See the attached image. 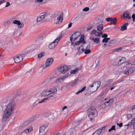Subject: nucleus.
Returning <instances> with one entry per match:
<instances>
[{"instance_id": "1", "label": "nucleus", "mask_w": 135, "mask_h": 135, "mask_svg": "<svg viewBox=\"0 0 135 135\" xmlns=\"http://www.w3.org/2000/svg\"><path fill=\"white\" fill-rule=\"evenodd\" d=\"M16 105L13 100H12L8 102L6 108L4 111L2 116V121L4 122L3 124H8V121L7 120L14 111L16 108Z\"/></svg>"}, {"instance_id": "2", "label": "nucleus", "mask_w": 135, "mask_h": 135, "mask_svg": "<svg viewBox=\"0 0 135 135\" xmlns=\"http://www.w3.org/2000/svg\"><path fill=\"white\" fill-rule=\"evenodd\" d=\"M88 116L90 120L94 119L97 115L96 110L93 107H91L88 109Z\"/></svg>"}, {"instance_id": "3", "label": "nucleus", "mask_w": 135, "mask_h": 135, "mask_svg": "<svg viewBox=\"0 0 135 135\" xmlns=\"http://www.w3.org/2000/svg\"><path fill=\"white\" fill-rule=\"evenodd\" d=\"M103 24L99 25L97 28L98 32L96 30H93L90 33V35H92L94 34L96 36H100L103 34L101 31L103 29Z\"/></svg>"}, {"instance_id": "4", "label": "nucleus", "mask_w": 135, "mask_h": 135, "mask_svg": "<svg viewBox=\"0 0 135 135\" xmlns=\"http://www.w3.org/2000/svg\"><path fill=\"white\" fill-rule=\"evenodd\" d=\"M25 54H22L17 55L14 57L13 59L15 63H18L22 61L23 59V57L25 56Z\"/></svg>"}, {"instance_id": "5", "label": "nucleus", "mask_w": 135, "mask_h": 135, "mask_svg": "<svg viewBox=\"0 0 135 135\" xmlns=\"http://www.w3.org/2000/svg\"><path fill=\"white\" fill-rule=\"evenodd\" d=\"M61 37H60L56 39L51 44L49 45V48L51 49H54L57 45Z\"/></svg>"}, {"instance_id": "6", "label": "nucleus", "mask_w": 135, "mask_h": 135, "mask_svg": "<svg viewBox=\"0 0 135 135\" xmlns=\"http://www.w3.org/2000/svg\"><path fill=\"white\" fill-rule=\"evenodd\" d=\"M129 63L128 62V64H127V66L126 68V70L124 71V74H129L131 73H133L135 71V68H129L128 66L129 64Z\"/></svg>"}, {"instance_id": "7", "label": "nucleus", "mask_w": 135, "mask_h": 135, "mask_svg": "<svg viewBox=\"0 0 135 135\" xmlns=\"http://www.w3.org/2000/svg\"><path fill=\"white\" fill-rule=\"evenodd\" d=\"M80 33L79 32H76L73 34L70 37V40L71 41V44H73L74 41L80 36Z\"/></svg>"}, {"instance_id": "8", "label": "nucleus", "mask_w": 135, "mask_h": 135, "mask_svg": "<svg viewBox=\"0 0 135 135\" xmlns=\"http://www.w3.org/2000/svg\"><path fill=\"white\" fill-rule=\"evenodd\" d=\"M101 84V82L100 81H98L90 85L89 86V88H92L94 87L95 88H96V89L93 90V92L97 90L99 88Z\"/></svg>"}, {"instance_id": "9", "label": "nucleus", "mask_w": 135, "mask_h": 135, "mask_svg": "<svg viewBox=\"0 0 135 135\" xmlns=\"http://www.w3.org/2000/svg\"><path fill=\"white\" fill-rule=\"evenodd\" d=\"M54 61V59L53 58L51 57L47 59L45 63V66L44 68V69H45L46 68L50 66Z\"/></svg>"}, {"instance_id": "10", "label": "nucleus", "mask_w": 135, "mask_h": 135, "mask_svg": "<svg viewBox=\"0 0 135 135\" xmlns=\"http://www.w3.org/2000/svg\"><path fill=\"white\" fill-rule=\"evenodd\" d=\"M69 70V68L66 65L62 66H60L59 68V70L61 73H65Z\"/></svg>"}, {"instance_id": "11", "label": "nucleus", "mask_w": 135, "mask_h": 135, "mask_svg": "<svg viewBox=\"0 0 135 135\" xmlns=\"http://www.w3.org/2000/svg\"><path fill=\"white\" fill-rule=\"evenodd\" d=\"M33 128L32 126L29 127L27 128L22 133V135H27L33 130Z\"/></svg>"}, {"instance_id": "12", "label": "nucleus", "mask_w": 135, "mask_h": 135, "mask_svg": "<svg viewBox=\"0 0 135 135\" xmlns=\"http://www.w3.org/2000/svg\"><path fill=\"white\" fill-rule=\"evenodd\" d=\"M46 16L45 13L42 14V15L38 17L37 18V22L42 21L43 22L44 21V19Z\"/></svg>"}, {"instance_id": "13", "label": "nucleus", "mask_w": 135, "mask_h": 135, "mask_svg": "<svg viewBox=\"0 0 135 135\" xmlns=\"http://www.w3.org/2000/svg\"><path fill=\"white\" fill-rule=\"evenodd\" d=\"M62 15L63 12H62V13L60 14L59 16L57 17V21L56 23V24H59L63 20V17L62 16Z\"/></svg>"}, {"instance_id": "14", "label": "nucleus", "mask_w": 135, "mask_h": 135, "mask_svg": "<svg viewBox=\"0 0 135 135\" xmlns=\"http://www.w3.org/2000/svg\"><path fill=\"white\" fill-rule=\"evenodd\" d=\"M47 125H43L40 127L39 129V134H41L45 132L46 128L47 127Z\"/></svg>"}, {"instance_id": "15", "label": "nucleus", "mask_w": 135, "mask_h": 135, "mask_svg": "<svg viewBox=\"0 0 135 135\" xmlns=\"http://www.w3.org/2000/svg\"><path fill=\"white\" fill-rule=\"evenodd\" d=\"M90 39L91 40L96 43L98 44L99 43V38L98 37H96L94 38L93 37L91 36L90 37Z\"/></svg>"}, {"instance_id": "16", "label": "nucleus", "mask_w": 135, "mask_h": 135, "mask_svg": "<svg viewBox=\"0 0 135 135\" xmlns=\"http://www.w3.org/2000/svg\"><path fill=\"white\" fill-rule=\"evenodd\" d=\"M111 42H108L102 44V45L103 47L104 48H106L110 46L111 45Z\"/></svg>"}, {"instance_id": "17", "label": "nucleus", "mask_w": 135, "mask_h": 135, "mask_svg": "<svg viewBox=\"0 0 135 135\" xmlns=\"http://www.w3.org/2000/svg\"><path fill=\"white\" fill-rule=\"evenodd\" d=\"M129 12L128 11L125 12L123 15V16L124 18H126L128 19H131V17L129 15Z\"/></svg>"}, {"instance_id": "18", "label": "nucleus", "mask_w": 135, "mask_h": 135, "mask_svg": "<svg viewBox=\"0 0 135 135\" xmlns=\"http://www.w3.org/2000/svg\"><path fill=\"white\" fill-rule=\"evenodd\" d=\"M57 90L56 88L54 87L51 88L50 90H49V92L50 94L55 93L57 92Z\"/></svg>"}, {"instance_id": "19", "label": "nucleus", "mask_w": 135, "mask_h": 135, "mask_svg": "<svg viewBox=\"0 0 135 135\" xmlns=\"http://www.w3.org/2000/svg\"><path fill=\"white\" fill-rule=\"evenodd\" d=\"M126 61V59L125 58L123 57L121 59L119 60V62H118V65H121L122 64L124 63Z\"/></svg>"}, {"instance_id": "20", "label": "nucleus", "mask_w": 135, "mask_h": 135, "mask_svg": "<svg viewBox=\"0 0 135 135\" xmlns=\"http://www.w3.org/2000/svg\"><path fill=\"white\" fill-rule=\"evenodd\" d=\"M128 23H124L121 27V31H124L126 30L127 29V26L128 25Z\"/></svg>"}, {"instance_id": "21", "label": "nucleus", "mask_w": 135, "mask_h": 135, "mask_svg": "<svg viewBox=\"0 0 135 135\" xmlns=\"http://www.w3.org/2000/svg\"><path fill=\"white\" fill-rule=\"evenodd\" d=\"M113 80L112 79H109L107 81H106L104 83V87H106L108 86L110 83L113 82Z\"/></svg>"}, {"instance_id": "22", "label": "nucleus", "mask_w": 135, "mask_h": 135, "mask_svg": "<svg viewBox=\"0 0 135 135\" xmlns=\"http://www.w3.org/2000/svg\"><path fill=\"white\" fill-rule=\"evenodd\" d=\"M84 51V48L83 47V46H81V47H79L77 53L78 54H80L82 53Z\"/></svg>"}, {"instance_id": "23", "label": "nucleus", "mask_w": 135, "mask_h": 135, "mask_svg": "<svg viewBox=\"0 0 135 135\" xmlns=\"http://www.w3.org/2000/svg\"><path fill=\"white\" fill-rule=\"evenodd\" d=\"M80 68H75L74 70H71L70 73L71 74H75V73L78 71V70H80Z\"/></svg>"}, {"instance_id": "24", "label": "nucleus", "mask_w": 135, "mask_h": 135, "mask_svg": "<svg viewBox=\"0 0 135 135\" xmlns=\"http://www.w3.org/2000/svg\"><path fill=\"white\" fill-rule=\"evenodd\" d=\"M101 131V129H98L95 131L92 135H100Z\"/></svg>"}, {"instance_id": "25", "label": "nucleus", "mask_w": 135, "mask_h": 135, "mask_svg": "<svg viewBox=\"0 0 135 135\" xmlns=\"http://www.w3.org/2000/svg\"><path fill=\"white\" fill-rule=\"evenodd\" d=\"M117 19L116 18H112L110 21L111 24H115L117 22Z\"/></svg>"}, {"instance_id": "26", "label": "nucleus", "mask_w": 135, "mask_h": 135, "mask_svg": "<svg viewBox=\"0 0 135 135\" xmlns=\"http://www.w3.org/2000/svg\"><path fill=\"white\" fill-rule=\"evenodd\" d=\"M134 122H135V118L133 119L130 122H129L128 124L126 125V126H131L133 123V124L134 123Z\"/></svg>"}, {"instance_id": "27", "label": "nucleus", "mask_w": 135, "mask_h": 135, "mask_svg": "<svg viewBox=\"0 0 135 135\" xmlns=\"http://www.w3.org/2000/svg\"><path fill=\"white\" fill-rule=\"evenodd\" d=\"M42 94L44 96H48L50 94L49 92V90H47L44 91L42 93Z\"/></svg>"}, {"instance_id": "28", "label": "nucleus", "mask_w": 135, "mask_h": 135, "mask_svg": "<svg viewBox=\"0 0 135 135\" xmlns=\"http://www.w3.org/2000/svg\"><path fill=\"white\" fill-rule=\"evenodd\" d=\"M46 35V34L45 33H43L38 38V40H42L45 37Z\"/></svg>"}, {"instance_id": "29", "label": "nucleus", "mask_w": 135, "mask_h": 135, "mask_svg": "<svg viewBox=\"0 0 135 135\" xmlns=\"http://www.w3.org/2000/svg\"><path fill=\"white\" fill-rule=\"evenodd\" d=\"M86 87L84 86L81 90H79L76 93V94H78L84 91L86 89Z\"/></svg>"}, {"instance_id": "30", "label": "nucleus", "mask_w": 135, "mask_h": 135, "mask_svg": "<svg viewBox=\"0 0 135 135\" xmlns=\"http://www.w3.org/2000/svg\"><path fill=\"white\" fill-rule=\"evenodd\" d=\"M77 80V79H75L73 81H72L70 84V86H74L76 84V81Z\"/></svg>"}, {"instance_id": "31", "label": "nucleus", "mask_w": 135, "mask_h": 135, "mask_svg": "<svg viewBox=\"0 0 135 135\" xmlns=\"http://www.w3.org/2000/svg\"><path fill=\"white\" fill-rule=\"evenodd\" d=\"M62 79L61 78L56 80L55 81V83L56 84H59L61 83L62 81Z\"/></svg>"}, {"instance_id": "32", "label": "nucleus", "mask_w": 135, "mask_h": 135, "mask_svg": "<svg viewBox=\"0 0 135 135\" xmlns=\"http://www.w3.org/2000/svg\"><path fill=\"white\" fill-rule=\"evenodd\" d=\"M69 76V73H66L62 77V80H64L65 78H67L68 76Z\"/></svg>"}, {"instance_id": "33", "label": "nucleus", "mask_w": 135, "mask_h": 135, "mask_svg": "<svg viewBox=\"0 0 135 135\" xmlns=\"http://www.w3.org/2000/svg\"><path fill=\"white\" fill-rule=\"evenodd\" d=\"M84 53L86 54H88L91 52V51L90 49H85L84 50Z\"/></svg>"}, {"instance_id": "34", "label": "nucleus", "mask_w": 135, "mask_h": 135, "mask_svg": "<svg viewBox=\"0 0 135 135\" xmlns=\"http://www.w3.org/2000/svg\"><path fill=\"white\" fill-rule=\"evenodd\" d=\"M45 52H42L40 53L38 55V57L39 58H41L43 56Z\"/></svg>"}, {"instance_id": "35", "label": "nucleus", "mask_w": 135, "mask_h": 135, "mask_svg": "<svg viewBox=\"0 0 135 135\" xmlns=\"http://www.w3.org/2000/svg\"><path fill=\"white\" fill-rule=\"evenodd\" d=\"M30 123L29 121H26L23 122L22 124V127H23L28 125Z\"/></svg>"}, {"instance_id": "36", "label": "nucleus", "mask_w": 135, "mask_h": 135, "mask_svg": "<svg viewBox=\"0 0 135 135\" xmlns=\"http://www.w3.org/2000/svg\"><path fill=\"white\" fill-rule=\"evenodd\" d=\"M13 24H17L18 25L20 24V22L19 21L17 20H15L13 21Z\"/></svg>"}, {"instance_id": "37", "label": "nucleus", "mask_w": 135, "mask_h": 135, "mask_svg": "<svg viewBox=\"0 0 135 135\" xmlns=\"http://www.w3.org/2000/svg\"><path fill=\"white\" fill-rule=\"evenodd\" d=\"M84 37L82 36L80 37L79 41H80V42L81 43L83 42V43L84 44V43L85 42V41H84Z\"/></svg>"}, {"instance_id": "38", "label": "nucleus", "mask_w": 135, "mask_h": 135, "mask_svg": "<svg viewBox=\"0 0 135 135\" xmlns=\"http://www.w3.org/2000/svg\"><path fill=\"white\" fill-rule=\"evenodd\" d=\"M48 100V98H44L41 100V101L38 102V103H41L46 102L47 100Z\"/></svg>"}, {"instance_id": "39", "label": "nucleus", "mask_w": 135, "mask_h": 135, "mask_svg": "<svg viewBox=\"0 0 135 135\" xmlns=\"http://www.w3.org/2000/svg\"><path fill=\"white\" fill-rule=\"evenodd\" d=\"M49 112H47L45 113L44 114V117H48L49 115Z\"/></svg>"}, {"instance_id": "40", "label": "nucleus", "mask_w": 135, "mask_h": 135, "mask_svg": "<svg viewBox=\"0 0 135 135\" xmlns=\"http://www.w3.org/2000/svg\"><path fill=\"white\" fill-rule=\"evenodd\" d=\"M122 48L120 47H119L118 48H117L115 49H113V51H119Z\"/></svg>"}, {"instance_id": "41", "label": "nucleus", "mask_w": 135, "mask_h": 135, "mask_svg": "<svg viewBox=\"0 0 135 135\" xmlns=\"http://www.w3.org/2000/svg\"><path fill=\"white\" fill-rule=\"evenodd\" d=\"M35 117H33L32 118H30L29 120L30 123L31 122L33 121L35 119Z\"/></svg>"}, {"instance_id": "42", "label": "nucleus", "mask_w": 135, "mask_h": 135, "mask_svg": "<svg viewBox=\"0 0 135 135\" xmlns=\"http://www.w3.org/2000/svg\"><path fill=\"white\" fill-rule=\"evenodd\" d=\"M128 119H131L132 118V115L131 114H127V115Z\"/></svg>"}, {"instance_id": "43", "label": "nucleus", "mask_w": 135, "mask_h": 135, "mask_svg": "<svg viewBox=\"0 0 135 135\" xmlns=\"http://www.w3.org/2000/svg\"><path fill=\"white\" fill-rule=\"evenodd\" d=\"M24 26V25L23 23H21L20 22V24L19 25H18V27L19 28H22Z\"/></svg>"}, {"instance_id": "44", "label": "nucleus", "mask_w": 135, "mask_h": 135, "mask_svg": "<svg viewBox=\"0 0 135 135\" xmlns=\"http://www.w3.org/2000/svg\"><path fill=\"white\" fill-rule=\"evenodd\" d=\"M89 8L88 7H86L85 8L83 9V11H84L87 12L89 10Z\"/></svg>"}, {"instance_id": "45", "label": "nucleus", "mask_w": 135, "mask_h": 135, "mask_svg": "<svg viewBox=\"0 0 135 135\" xmlns=\"http://www.w3.org/2000/svg\"><path fill=\"white\" fill-rule=\"evenodd\" d=\"M102 42L103 43H107L108 42V41L107 40V38H104L102 41Z\"/></svg>"}, {"instance_id": "46", "label": "nucleus", "mask_w": 135, "mask_h": 135, "mask_svg": "<svg viewBox=\"0 0 135 135\" xmlns=\"http://www.w3.org/2000/svg\"><path fill=\"white\" fill-rule=\"evenodd\" d=\"M108 36V35L105 33L103 34L102 36V38H106Z\"/></svg>"}, {"instance_id": "47", "label": "nucleus", "mask_w": 135, "mask_h": 135, "mask_svg": "<svg viewBox=\"0 0 135 135\" xmlns=\"http://www.w3.org/2000/svg\"><path fill=\"white\" fill-rule=\"evenodd\" d=\"M43 1V0H36L35 2L36 3H40Z\"/></svg>"}, {"instance_id": "48", "label": "nucleus", "mask_w": 135, "mask_h": 135, "mask_svg": "<svg viewBox=\"0 0 135 135\" xmlns=\"http://www.w3.org/2000/svg\"><path fill=\"white\" fill-rule=\"evenodd\" d=\"M111 18H112L108 17L106 18V20L108 22H109V21L110 22Z\"/></svg>"}, {"instance_id": "49", "label": "nucleus", "mask_w": 135, "mask_h": 135, "mask_svg": "<svg viewBox=\"0 0 135 135\" xmlns=\"http://www.w3.org/2000/svg\"><path fill=\"white\" fill-rule=\"evenodd\" d=\"M117 126H119L120 127H121L123 125V123L122 122L120 123V124H119L118 123H117Z\"/></svg>"}, {"instance_id": "50", "label": "nucleus", "mask_w": 135, "mask_h": 135, "mask_svg": "<svg viewBox=\"0 0 135 135\" xmlns=\"http://www.w3.org/2000/svg\"><path fill=\"white\" fill-rule=\"evenodd\" d=\"M80 43H81L80 42V41H78L76 42H75V45H78L80 44Z\"/></svg>"}, {"instance_id": "51", "label": "nucleus", "mask_w": 135, "mask_h": 135, "mask_svg": "<svg viewBox=\"0 0 135 135\" xmlns=\"http://www.w3.org/2000/svg\"><path fill=\"white\" fill-rule=\"evenodd\" d=\"M131 110H132V112L135 111V105L132 107L131 109Z\"/></svg>"}, {"instance_id": "52", "label": "nucleus", "mask_w": 135, "mask_h": 135, "mask_svg": "<svg viewBox=\"0 0 135 135\" xmlns=\"http://www.w3.org/2000/svg\"><path fill=\"white\" fill-rule=\"evenodd\" d=\"M110 128L112 130H115V125L113 126H112Z\"/></svg>"}, {"instance_id": "53", "label": "nucleus", "mask_w": 135, "mask_h": 135, "mask_svg": "<svg viewBox=\"0 0 135 135\" xmlns=\"http://www.w3.org/2000/svg\"><path fill=\"white\" fill-rule=\"evenodd\" d=\"M90 43H89L86 47V49H89L90 47Z\"/></svg>"}, {"instance_id": "54", "label": "nucleus", "mask_w": 135, "mask_h": 135, "mask_svg": "<svg viewBox=\"0 0 135 135\" xmlns=\"http://www.w3.org/2000/svg\"><path fill=\"white\" fill-rule=\"evenodd\" d=\"M93 27V26H89L87 28V30H91Z\"/></svg>"}, {"instance_id": "55", "label": "nucleus", "mask_w": 135, "mask_h": 135, "mask_svg": "<svg viewBox=\"0 0 135 135\" xmlns=\"http://www.w3.org/2000/svg\"><path fill=\"white\" fill-rule=\"evenodd\" d=\"M72 23L71 22H70V23L68 24V28H70L72 26Z\"/></svg>"}, {"instance_id": "56", "label": "nucleus", "mask_w": 135, "mask_h": 135, "mask_svg": "<svg viewBox=\"0 0 135 135\" xmlns=\"http://www.w3.org/2000/svg\"><path fill=\"white\" fill-rule=\"evenodd\" d=\"M10 5V3L9 2H7L6 3V7H8Z\"/></svg>"}, {"instance_id": "57", "label": "nucleus", "mask_w": 135, "mask_h": 135, "mask_svg": "<svg viewBox=\"0 0 135 135\" xmlns=\"http://www.w3.org/2000/svg\"><path fill=\"white\" fill-rule=\"evenodd\" d=\"M113 98H112L109 100L110 103H111L113 102Z\"/></svg>"}, {"instance_id": "58", "label": "nucleus", "mask_w": 135, "mask_h": 135, "mask_svg": "<svg viewBox=\"0 0 135 135\" xmlns=\"http://www.w3.org/2000/svg\"><path fill=\"white\" fill-rule=\"evenodd\" d=\"M5 1V0H2L1 1H0V5L2 3Z\"/></svg>"}, {"instance_id": "59", "label": "nucleus", "mask_w": 135, "mask_h": 135, "mask_svg": "<svg viewBox=\"0 0 135 135\" xmlns=\"http://www.w3.org/2000/svg\"><path fill=\"white\" fill-rule=\"evenodd\" d=\"M132 18L135 19V14H132Z\"/></svg>"}, {"instance_id": "60", "label": "nucleus", "mask_w": 135, "mask_h": 135, "mask_svg": "<svg viewBox=\"0 0 135 135\" xmlns=\"http://www.w3.org/2000/svg\"><path fill=\"white\" fill-rule=\"evenodd\" d=\"M67 107L66 106H64L62 109V110H64L65 109H66Z\"/></svg>"}, {"instance_id": "61", "label": "nucleus", "mask_w": 135, "mask_h": 135, "mask_svg": "<svg viewBox=\"0 0 135 135\" xmlns=\"http://www.w3.org/2000/svg\"><path fill=\"white\" fill-rule=\"evenodd\" d=\"M70 86H71L70 84H67L65 86V87H69Z\"/></svg>"}, {"instance_id": "62", "label": "nucleus", "mask_w": 135, "mask_h": 135, "mask_svg": "<svg viewBox=\"0 0 135 135\" xmlns=\"http://www.w3.org/2000/svg\"><path fill=\"white\" fill-rule=\"evenodd\" d=\"M133 128L135 129V122H134L133 125Z\"/></svg>"}, {"instance_id": "63", "label": "nucleus", "mask_w": 135, "mask_h": 135, "mask_svg": "<svg viewBox=\"0 0 135 135\" xmlns=\"http://www.w3.org/2000/svg\"><path fill=\"white\" fill-rule=\"evenodd\" d=\"M104 93H105L104 92V93L102 92L100 94V95H101V97H102L103 95H104Z\"/></svg>"}, {"instance_id": "64", "label": "nucleus", "mask_w": 135, "mask_h": 135, "mask_svg": "<svg viewBox=\"0 0 135 135\" xmlns=\"http://www.w3.org/2000/svg\"><path fill=\"white\" fill-rule=\"evenodd\" d=\"M33 106H36V102L34 103L33 104Z\"/></svg>"}]
</instances>
